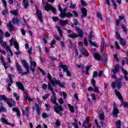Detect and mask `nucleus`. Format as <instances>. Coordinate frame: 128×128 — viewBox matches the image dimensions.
Masks as SVG:
<instances>
[{
	"instance_id": "49530a36",
	"label": "nucleus",
	"mask_w": 128,
	"mask_h": 128,
	"mask_svg": "<svg viewBox=\"0 0 128 128\" xmlns=\"http://www.w3.org/2000/svg\"><path fill=\"white\" fill-rule=\"evenodd\" d=\"M14 96L16 98V100H19L20 96H18V94L16 92L14 93Z\"/></svg>"
},
{
	"instance_id": "bb28decb",
	"label": "nucleus",
	"mask_w": 128,
	"mask_h": 128,
	"mask_svg": "<svg viewBox=\"0 0 128 128\" xmlns=\"http://www.w3.org/2000/svg\"><path fill=\"white\" fill-rule=\"evenodd\" d=\"M16 68H17V70L19 74H22V66H20V65L18 64V63H16Z\"/></svg>"
},
{
	"instance_id": "bf43d9fd",
	"label": "nucleus",
	"mask_w": 128,
	"mask_h": 128,
	"mask_svg": "<svg viewBox=\"0 0 128 128\" xmlns=\"http://www.w3.org/2000/svg\"><path fill=\"white\" fill-rule=\"evenodd\" d=\"M69 8H76V4H72V2H70V6H69Z\"/></svg>"
},
{
	"instance_id": "f03ea898",
	"label": "nucleus",
	"mask_w": 128,
	"mask_h": 128,
	"mask_svg": "<svg viewBox=\"0 0 128 128\" xmlns=\"http://www.w3.org/2000/svg\"><path fill=\"white\" fill-rule=\"evenodd\" d=\"M48 88L49 90H50L52 94V95L51 96L50 100L52 104H58L56 102V93H54V88L50 84V82H48Z\"/></svg>"
},
{
	"instance_id": "39448f33",
	"label": "nucleus",
	"mask_w": 128,
	"mask_h": 128,
	"mask_svg": "<svg viewBox=\"0 0 128 128\" xmlns=\"http://www.w3.org/2000/svg\"><path fill=\"white\" fill-rule=\"evenodd\" d=\"M44 9L45 10H46V12H48L50 10H51L54 14H56V8H54V6H52V5L48 3H46V6H44Z\"/></svg>"
},
{
	"instance_id": "de8ad7c7",
	"label": "nucleus",
	"mask_w": 128,
	"mask_h": 128,
	"mask_svg": "<svg viewBox=\"0 0 128 128\" xmlns=\"http://www.w3.org/2000/svg\"><path fill=\"white\" fill-rule=\"evenodd\" d=\"M116 36L118 40H120L122 38H120V34L118 32H116Z\"/></svg>"
},
{
	"instance_id": "0eeeda50",
	"label": "nucleus",
	"mask_w": 128,
	"mask_h": 128,
	"mask_svg": "<svg viewBox=\"0 0 128 128\" xmlns=\"http://www.w3.org/2000/svg\"><path fill=\"white\" fill-rule=\"evenodd\" d=\"M78 50H80L81 54L84 56L88 57L89 54L88 53L86 54V49L84 48L83 46H80L78 47Z\"/></svg>"
},
{
	"instance_id": "680f3d73",
	"label": "nucleus",
	"mask_w": 128,
	"mask_h": 128,
	"mask_svg": "<svg viewBox=\"0 0 128 128\" xmlns=\"http://www.w3.org/2000/svg\"><path fill=\"white\" fill-rule=\"evenodd\" d=\"M91 82L92 84V86H96V80L94 79H92L91 80Z\"/></svg>"
},
{
	"instance_id": "c756f323",
	"label": "nucleus",
	"mask_w": 128,
	"mask_h": 128,
	"mask_svg": "<svg viewBox=\"0 0 128 128\" xmlns=\"http://www.w3.org/2000/svg\"><path fill=\"white\" fill-rule=\"evenodd\" d=\"M68 22V20H60V24H61L62 26H64Z\"/></svg>"
},
{
	"instance_id": "4be33fe9",
	"label": "nucleus",
	"mask_w": 128,
	"mask_h": 128,
	"mask_svg": "<svg viewBox=\"0 0 128 128\" xmlns=\"http://www.w3.org/2000/svg\"><path fill=\"white\" fill-rule=\"evenodd\" d=\"M66 10H68L67 8H64L60 14V17H61L62 18H64V16L66 14Z\"/></svg>"
},
{
	"instance_id": "f704fd0d",
	"label": "nucleus",
	"mask_w": 128,
	"mask_h": 128,
	"mask_svg": "<svg viewBox=\"0 0 128 128\" xmlns=\"http://www.w3.org/2000/svg\"><path fill=\"white\" fill-rule=\"evenodd\" d=\"M56 28L58 30V32H59L60 36L62 38V31L60 27V26H56Z\"/></svg>"
},
{
	"instance_id": "69168bd1",
	"label": "nucleus",
	"mask_w": 128,
	"mask_h": 128,
	"mask_svg": "<svg viewBox=\"0 0 128 128\" xmlns=\"http://www.w3.org/2000/svg\"><path fill=\"white\" fill-rule=\"evenodd\" d=\"M94 92H100V90H98V88L96 87V86H94Z\"/></svg>"
},
{
	"instance_id": "0e129e2a",
	"label": "nucleus",
	"mask_w": 128,
	"mask_h": 128,
	"mask_svg": "<svg viewBox=\"0 0 128 128\" xmlns=\"http://www.w3.org/2000/svg\"><path fill=\"white\" fill-rule=\"evenodd\" d=\"M1 120H2V122H5L6 124V122H8V120H6V119L4 118H2Z\"/></svg>"
},
{
	"instance_id": "7c9ffc66",
	"label": "nucleus",
	"mask_w": 128,
	"mask_h": 128,
	"mask_svg": "<svg viewBox=\"0 0 128 128\" xmlns=\"http://www.w3.org/2000/svg\"><path fill=\"white\" fill-rule=\"evenodd\" d=\"M119 40L121 46H126V40L123 38H120Z\"/></svg>"
},
{
	"instance_id": "774afa93",
	"label": "nucleus",
	"mask_w": 128,
	"mask_h": 128,
	"mask_svg": "<svg viewBox=\"0 0 128 128\" xmlns=\"http://www.w3.org/2000/svg\"><path fill=\"white\" fill-rule=\"evenodd\" d=\"M0 44L2 46H3V48H6V46H8V45H6V42H3Z\"/></svg>"
},
{
	"instance_id": "b1692460",
	"label": "nucleus",
	"mask_w": 128,
	"mask_h": 128,
	"mask_svg": "<svg viewBox=\"0 0 128 128\" xmlns=\"http://www.w3.org/2000/svg\"><path fill=\"white\" fill-rule=\"evenodd\" d=\"M122 72L124 74V78H125V80L126 82H128V72L126 70H124V68H122Z\"/></svg>"
},
{
	"instance_id": "09e8293b",
	"label": "nucleus",
	"mask_w": 128,
	"mask_h": 128,
	"mask_svg": "<svg viewBox=\"0 0 128 128\" xmlns=\"http://www.w3.org/2000/svg\"><path fill=\"white\" fill-rule=\"evenodd\" d=\"M116 126H117L116 128H120V120H118L116 122Z\"/></svg>"
},
{
	"instance_id": "1a4fd4ad",
	"label": "nucleus",
	"mask_w": 128,
	"mask_h": 128,
	"mask_svg": "<svg viewBox=\"0 0 128 128\" xmlns=\"http://www.w3.org/2000/svg\"><path fill=\"white\" fill-rule=\"evenodd\" d=\"M36 14L39 19V22H42V11L36 10Z\"/></svg>"
},
{
	"instance_id": "052dcab7",
	"label": "nucleus",
	"mask_w": 128,
	"mask_h": 128,
	"mask_svg": "<svg viewBox=\"0 0 128 128\" xmlns=\"http://www.w3.org/2000/svg\"><path fill=\"white\" fill-rule=\"evenodd\" d=\"M84 42L85 46H88V40H86V37L84 38Z\"/></svg>"
},
{
	"instance_id": "2eb2a0df",
	"label": "nucleus",
	"mask_w": 128,
	"mask_h": 128,
	"mask_svg": "<svg viewBox=\"0 0 128 128\" xmlns=\"http://www.w3.org/2000/svg\"><path fill=\"white\" fill-rule=\"evenodd\" d=\"M28 112H30V106H27L25 108V112L24 110H22V114L23 116H24V114H26V116H28Z\"/></svg>"
},
{
	"instance_id": "a19ab883",
	"label": "nucleus",
	"mask_w": 128,
	"mask_h": 128,
	"mask_svg": "<svg viewBox=\"0 0 128 128\" xmlns=\"http://www.w3.org/2000/svg\"><path fill=\"white\" fill-rule=\"evenodd\" d=\"M68 106L71 112H74V106H72L70 104H68Z\"/></svg>"
},
{
	"instance_id": "79ce46f5",
	"label": "nucleus",
	"mask_w": 128,
	"mask_h": 128,
	"mask_svg": "<svg viewBox=\"0 0 128 128\" xmlns=\"http://www.w3.org/2000/svg\"><path fill=\"white\" fill-rule=\"evenodd\" d=\"M89 43L90 44V45L93 46H96V42H94L92 41V40H90L88 41Z\"/></svg>"
},
{
	"instance_id": "6e6d98bb",
	"label": "nucleus",
	"mask_w": 128,
	"mask_h": 128,
	"mask_svg": "<svg viewBox=\"0 0 128 128\" xmlns=\"http://www.w3.org/2000/svg\"><path fill=\"white\" fill-rule=\"evenodd\" d=\"M24 97L25 98V100H27L28 97V93L26 92H24Z\"/></svg>"
},
{
	"instance_id": "f3484780",
	"label": "nucleus",
	"mask_w": 128,
	"mask_h": 128,
	"mask_svg": "<svg viewBox=\"0 0 128 128\" xmlns=\"http://www.w3.org/2000/svg\"><path fill=\"white\" fill-rule=\"evenodd\" d=\"M16 85L17 86L18 88L22 92L24 90V84H22L20 82H16Z\"/></svg>"
},
{
	"instance_id": "3c124183",
	"label": "nucleus",
	"mask_w": 128,
	"mask_h": 128,
	"mask_svg": "<svg viewBox=\"0 0 128 128\" xmlns=\"http://www.w3.org/2000/svg\"><path fill=\"white\" fill-rule=\"evenodd\" d=\"M48 116H50L46 113H43L42 114V118H48Z\"/></svg>"
},
{
	"instance_id": "58836bf2",
	"label": "nucleus",
	"mask_w": 128,
	"mask_h": 128,
	"mask_svg": "<svg viewBox=\"0 0 128 128\" xmlns=\"http://www.w3.org/2000/svg\"><path fill=\"white\" fill-rule=\"evenodd\" d=\"M10 13L12 14H13L14 16H18V10H11Z\"/></svg>"
},
{
	"instance_id": "e433bc0d",
	"label": "nucleus",
	"mask_w": 128,
	"mask_h": 128,
	"mask_svg": "<svg viewBox=\"0 0 128 128\" xmlns=\"http://www.w3.org/2000/svg\"><path fill=\"white\" fill-rule=\"evenodd\" d=\"M64 16V18H72V14L68 12V13H66L65 15L64 16Z\"/></svg>"
},
{
	"instance_id": "ea45409f",
	"label": "nucleus",
	"mask_w": 128,
	"mask_h": 128,
	"mask_svg": "<svg viewBox=\"0 0 128 128\" xmlns=\"http://www.w3.org/2000/svg\"><path fill=\"white\" fill-rule=\"evenodd\" d=\"M122 28L123 32H125V34H126V32H128V29L126 28V26H124V24H122Z\"/></svg>"
},
{
	"instance_id": "8fccbe9b",
	"label": "nucleus",
	"mask_w": 128,
	"mask_h": 128,
	"mask_svg": "<svg viewBox=\"0 0 128 128\" xmlns=\"http://www.w3.org/2000/svg\"><path fill=\"white\" fill-rule=\"evenodd\" d=\"M96 16L98 18H100V20H102V14H100V13H97Z\"/></svg>"
},
{
	"instance_id": "393cba45",
	"label": "nucleus",
	"mask_w": 128,
	"mask_h": 128,
	"mask_svg": "<svg viewBox=\"0 0 128 128\" xmlns=\"http://www.w3.org/2000/svg\"><path fill=\"white\" fill-rule=\"evenodd\" d=\"M0 60H1V62L2 64L4 66V68L6 70V68H8V66H6V62H4V60L2 58V56H0Z\"/></svg>"
},
{
	"instance_id": "ddd939ff",
	"label": "nucleus",
	"mask_w": 128,
	"mask_h": 128,
	"mask_svg": "<svg viewBox=\"0 0 128 128\" xmlns=\"http://www.w3.org/2000/svg\"><path fill=\"white\" fill-rule=\"evenodd\" d=\"M22 64L24 68H25L26 70V72H28V70H30L29 66H28V62L26 60H23L22 61Z\"/></svg>"
},
{
	"instance_id": "6e6552de",
	"label": "nucleus",
	"mask_w": 128,
	"mask_h": 128,
	"mask_svg": "<svg viewBox=\"0 0 128 128\" xmlns=\"http://www.w3.org/2000/svg\"><path fill=\"white\" fill-rule=\"evenodd\" d=\"M56 84L59 86L60 88H64V83H61L60 80H56L55 82H54V85H52V86H54L55 88H56Z\"/></svg>"
},
{
	"instance_id": "c85d7f7f",
	"label": "nucleus",
	"mask_w": 128,
	"mask_h": 128,
	"mask_svg": "<svg viewBox=\"0 0 128 128\" xmlns=\"http://www.w3.org/2000/svg\"><path fill=\"white\" fill-rule=\"evenodd\" d=\"M86 124H90V118H88V117H87L86 118V119L84 120V123L82 124V126L84 128H86Z\"/></svg>"
},
{
	"instance_id": "4468645a",
	"label": "nucleus",
	"mask_w": 128,
	"mask_h": 128,
	"mask_svg": "<svg viewBox=\"0 0 128 128\" xmlns=\"http://www.w3.org/2000/svg\"><path fill=\"white\" fill-rule=\"evenodd\" d=\"M81 12L82 14L80 16L81 18H86V16H88V12H86V10L85 8H82Z\"/></svg>"
},
{
	"instance_id": "412c9836",
	"label": "nucleus",
	"mask_w": 128,
	"mask_h": 128,
	"mask_svg": "<svg viewBox=\"0 0 128 128\" xmlns=\"http://www.w3.org/2000/svg\"><path fill=\"white\" fill-rule=\"evenodd\" d=\"M35 108H36V111L38 116H40V105L38 104L35 103L34 104Z\"/></svg>"
},
{
	"instance_id": "5701e85b",
	"label": "nucleus",
	"mask_w": 128,
	"mask_h": 128,
	"mask_svg": "<svg viewBox=\"0 0 128 128\" xmlns=\"http://www.w3.org/2000/svg\"><path fill=\"white\" fill-rule=\"evenodd\" d=\"M14 44L16 50H20V47L18 46V42L14 41L10 42V46H14Z\"/></svg>"
},
{
	"instance_id": "338daca9",
	"label": "nucleus",
	"mask_w": 128,
	"mask_h": 128,
	"mask_svg": "<svg viewBox=\"0 0 128 128\" xmlns=\"http://www.w3.org/2000/svg\"><path fill=\"white\" fill-rule=\"evenodd\" d=\"M47 88H48V85H46V84H44L42 85V90H46Z\"/></svg>"
},
{
	"instance_id": "cd10ccee",
	"label": "nucleus",
	"mask_w": 128,
	"mask_h": 128,
	"mask_svg": "<svg viewBox=\"0 0 128 128\" xmlns=\"http://www.w3.org/2000/svg\"><path fill=\"white\" fill-rule=\"evenodd\" d=\"M12 110L13 112H16L18 116L20 118V110L18 108H12Z\"/></svg>"
},
{
	"instance_id": "4c0bfd02",
	"label": "nucleus",
	"mask_w": 128,
	"mask_h": 128,
	"mask_svg": "<svg viewBox=\"0 0 128 128\" xmlns=\"http://www.w3.org/2000/svg\"><path fill=\"white\" fill-rule=\"evenodd\" d=\"M102 62L104 64V66H106V62H108V57H104V58H102Z\"/></svg>"
},
{
	"instance_id": "603ef678",
	"label": "nucleus",
	"mask_w": 128,
	"mask_h": 128,
	"mask_svg": "<svg viewBox=\"0 0 128 128\" xmlns=\"http://www.w3.org/2000/svg\"><path fill=\"white\" fill-rule=\"evenodd\" d=\"M115 46L116 48V50H120V46L118 45V42H115Z\"/></svg>"
},
{
	"instance_id": "5fc2aeb1",
	"label": "nucleus",
	"mask_w": 128,
	"mask_h": 128,
	"mask_svg": "<svg viewBox=\"0 0 128 128\" xmlns=\"http://www.w3.org/2000/svg\"><path fill=\"white\" fill-rule=\"evenodd\" d=\"M82 6H88V4H86L84 0H81Z\"/></svg>"
},
{
	"instance_id": "a18cd8bd",
	"label": "nucleus",
	"mask_w": 128,
	"mask_h": 128,
	"mask_svg": "<svg viewBox=\"0 0 128 128\" xmlns=\"http://www.w3.org/2000/svg\"><path fill=\"white\" fill-rule=\"evenodd\" d=\"M92 78H98V72L94 71L93 72L92 74Z\"/></svg>"
},
{
	"instance_id": "9d476101",
	"label": "nucleus",
	"mask_w": 128,
	"mask_h": 128,
	"mask_svg": "<svg viewBox=\"0 0 128 128\" xmlns=\"http://www.w3.org/2000/svg\"><path fill=\"white\" fill-rule=\"evenodd\" d=\"M120 113V110L118 108V106H114L113 110V116H114V118H118V114Z\"/></svg>"
},
{
	"instance_id": "a878e982",
	"label": "nucleus",
	"mask_w": 128,
	"mask_h": 128,
	"mask_svg": "<svg viewBox=\"0 0 128 128\" xmlns=\"http://www.w3.org/2000/svg\"><path fill=\"white\" fill-rule=\"evenodd\" d=\"M94 58L96 59L97 60H102V58L98 53H95L94 54Z\"/></svg>"
},
{
	"instance_id": "72a5a7b5",
	"label": "nucleus",
	"mask_w": 128,
	"mask_h": 128,
	"mask_svg": "<svg viewBox=\"0 0 128 128\" xmlns=\"http://www.w3.org/2000/svg\"><path fill=\"white\" fill-rule=\"evenodd\" d=\"M0 98H2V100H4V102H6V104H8V100H8L6 96L4 95H2L0 96Z\"/></svg>"
},
{
	"instance_id": "864d4df0",
	"label": "nucleus",
	"mask_w": 128,
	"mask_h": 128,
	"mask_svg": "<svg viewBox=\"0 0 128 128\" xmlns=\"http://www.w3.org/2000/svg\"><path fill=\"white\" fill-rule=\"evenodd\" d=\"M90 66H88L86 67V74H88V70H90Z\"/></svg>"
},
{
	"instance_id": "473e14b6",
	"label": "nucleus",
	"mask_w": 128,
	"mask_h": 128,
	"mask_svg": "<svg viewBox=\"0 0 128 128\" xmlns=\"http://www.w3.org/2000/svg\"><path fill=\"white\" fill-rule=\"evenodd\" d=\"M12 22L15 24H18V22H20V19L18 18H14L12 20Z\"/></svg>"
},
{
	"instance_id": "dca6fc26",
	"label": "nucleus",
	"mask_w": 128,
	"mask_h": 128,
	"mask_svg": "<svg viewBox=\"0 0 128 128\" xmlns=\"http://www.w3.org/2000/svg\"><path fill=\"white\" fill-rule=\"evenodd\" d=\"M60 68H61L63 69V72H66V70H68V66L64 65L62 64V63H60L59 64Z\"/></svg>"
},
{
	"instance_id": "e2e57ef3",
	"label": "nucleus",
	"mask_w": 128,
	"mask_h": 128,
	"mask_svg": "<svg viewBox=\"0 0 128 128\" xmlns=\"http://www.w3.org/2000/svg\"><path fill=\"white\" fill-rule=\"evenodd\" d=\"M8 14V9H5L3 11H2V14L4 16Z\"/></svg>"
},
{
	"instance_id": "f8f14e48",
	"label": "nucleus",
	"mask_w": 128,
	"mask_h": 128,
	"mask_svg": "<svg viewBox=\"0 0 128 128\" xmlns=\"http://www.w3.org/2000/svg\"><path fill=\"white\" fill-rule=\"evenodd\" d=\"M7 104L9 106L10 108H12V106H16V101L12 98H11L10 101L8 100L7 102Z\"/></svg>"
},
{
	"instance_id": "a211bd4d",
	"label": "nucleus",
	"mask_w": 128,
	"mask_h": 128,
	"mask_svg": "<svg viewBox=\"0 0 128 128\" xmlns=\"http://www.w3.org/2000/svg\"><path fill=\"white\" fill-rule=\"evenodd\" d=\"M48 78L51 83L52 86H54V82H56V80L52 79V76H50V73L48 74Z\"/></svg>"
},
{
	"instance_id": "6ab92c4d",
	"label": "nucleus",
	"mask_w": 128,
	"mask_h": 128,
	"mask_svg": "<svg viewBox=\"0 0 128 128\" xmlns=\"http://www.w3.org/2000/svg\"><path fill=\"white\" fill-rule=\"evenodd\" d=\"M114 92L116 96H118L119 100H120L121 102L123 103L124 101H123L122 97V94H120V92L118 91V90H115Z\"/></svg>"
},
{
	"instance_id": "c9c22d12",
	"label": "nucleus",
	"mask_w": 128,
	"mask_h": 128,
	"mask_svg": "<svg viewBox=\"0 0 128 128\" xmlns=\"http://www.w3.org/2000/svg\"><path fill=\"white\" fill-rule=\"evenodd\" d=\"M22 4L24 8H28V1H22Z\"/></svg>"
},
{
	"instance_id": "c03bdc74",
	"label": "nucleus",
	"mask_w": 128,
	"mask_h": 128,
	"mask_svg": "<svg viewBox=\"0 0 128 128\" xmlns=\"http://www.w3.org/2000/svg\"><path fill=\"white\" fill-rule=\"evenodd\" d=\"M100 120H102V121L104 120V113L102 112V114H100Z\"/></svg>"
},
{
	"instance_id": "4d7b16f0",
	"label": "nucleus",
	"mask_w": 128,
	"mask_h": 128,
	"mask_svg": "<svg viewBox=\"0 0 128 128\" xmlns=\"http://www.w3.org/2000/svg\"><path fill=\"white\" fill-rule=\"evenodd\" d=\"M58 102L60 104H64V100L62 99V98H60L58 100Z\"/></svg>"
},
{
	"instance_id": "20e7f679",
	"label": "nucleus",
	"mask_w": 128,
	"mask_h": 128,
	"mask_svg": "<svg viewBox=\"0 0 128 128\" xmlns=\"http://www.w3.org/2000/svg\"><path fill=\"white\" fill-rule=\"evenodd\" d=\"M122 78H119L116 80V82H112L111 84L112 88H114L116 86H117L118 88H120L122 86Z\"/></svg>"
},
{
	"instance_id": "9b49d317",
	"label": "nucleus",
	"mask_w": 128,
	"mask_h": 128,
	"mask_svg": "<svg viewBox=\"0 0 128 128\" xmlns=\"http://www.w3.org/2000/svg\"><path fill=\"white\" fill-rule=\"evenodd\" d=\"M30 70H32V72H34V70L36 69V62L34 61H32V62H30Z\"/></svg>"
},
{
	"instance_id": "7ed1b4c3",
	"label": "nucleus",
	"mask_w": 128,
	"mask_h": 128,
	"mask_svg": "<svg viewBox=\"0 0 128 128\" xmlns=\"http://www.w3.org/2000/svg\"><path fill=\"white\" fill-rule=\"evenodd\" d=\"M54 110L56 114H58L60 116H62V112L64 108H62V106H58V103L54 104Z\"/></svg>"
},
{
	"instance_id": "f257e3e1",
	"label": "nucleus",
	"mask_w": 128,
	"mask_h": 128,
	"mask_svg": "<svg viewBox=\"0 0 128 128\" xmlns=\"http://www.w3.org/2000/svg\"><path fill=\"white\" fill-rule=\"evenodd\" d=\"M78 34H76L73 32L72 34L68 35V38H84V31L80 29L78 26H76L75 28Z\"/></svg>"
},
{
	"instance_id": "aec40b11",
	"label": "nucleus",
	"mask_w": 128,
	"mask_h": 128,
	"mask_svg": "<svg viewBox=\"0 0 128 128\" xmlns=\"http://www.w3.org/2000/svg\"><path fill=\"white\" fill-rule=\"evenodd\" d=\"M7 27L8 28L10 32H12V30H14V27L12 24V22H9L8 24H7Z\"/></svg>"
},
{
	"instance_id": "2f4dec72",
	"label": "nucleus",
	"mask_w": 128,
	"mask_h": 128,
	"mask_svg": "<svg viewBox=\"0 0 128 128\" xmlns=\"http://www.w3.org/2000/svg\"><path fill=\"white\" fill-rule=\"evenodd\" d=\"M8 78H10V82L8 84V86H12V75L10 74L8 76Z\"/></svg>"
},
{
	"instance_id": "13d9d810",
	"label": "nucleus",
	"mask_w": 128,
	"mask_h": 128,
	"mask_svg": "<svg viewBox=\"0 0 128 128\" xmlns=\"http://www.w3.org/2000/svg\"><path fill=\"white\" fill-rule=\"evenodd\" d=\"M112 4H113V5L114 6V10H116L117 6L116 4L114 2V0H112Z\"/></svg>"
},
{
	"instance_id": "37998d69",
	"label": "nucleus",
	"mask_w": 128,
	"mask_h": 128,
	"mask_svg": "<svg viewBox=\"0 0 128 128\" xmlns=\"http://www.w3.org/2000/svg\"><path fill=\"white\" fill-rule=\"evenodd\" d=\"M88 38H89L88 41L92 40V38H94V35H92V31L90 32L88 35Z\"/></svg>"
},
{
	"instance_id": "423d86ee",
	"label": "nucleus",
	"mask_w": 128,
	"mask_h": 128,
	"mask_svg": "<svg viewBox=\"0 0 128 128\" xmlns=\"http://www.w3.org/2000/svg\"><path fill=\"white\" fill-rule=\"evenodd\" d=\"M119 70H120V66L118 65V64H116L114 66V68L111 70V71L112 72V73L114 74H118Z\"/></svg>"
}]
</instances>
